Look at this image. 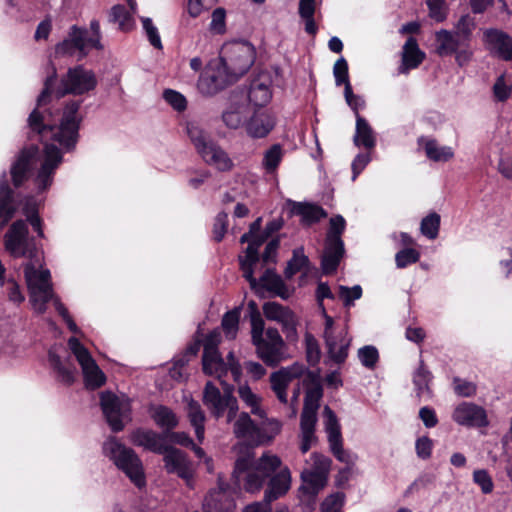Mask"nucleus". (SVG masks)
Segmentation results:
<instances>
[{
  "instance_id": "nucleus-45",
  "label": "nucleus",
  "mask_w": 512,
  "mask_h": 512,
  "mask_svg": "<svg viewBox=\"0 0 512 512\" xmlns=\"http://www.w3.org/2000/svg\"><path fill=\"white\" fill-rule=\"evenodd\" d=\"M283 158V149L280 144L272 145L265 151L262 166L267 173H274Z\"/></svg>"
},
{
  "instance_id": "nucleus-42",
  "label": "nucleus",
  "mask_w": 512,
  "mask_h": 512,
  "mask_svg": "<svg viewBox=\"0 0 512 512\" xmlns=\"http://www.w3.org/2000/svg\"><path fill=\"white\" fill-rule=\"evenodd\" d=\"M248 113L247 105H232L222 113V120L228 128L238 129L244 123Z\"/></svg>"
},
{
  "instance_id": "nucleus-52",
  "label": "nucleus",
  "mask_w": 512,
  "mask_h": 512,
  "mask_svg": "<svg viewBox=\"0 0 512 512\" xmlns=\"http://www.w3.org/2000/svg\"><path fill=\"white\" fill-rule=\"evenodd\" d=\"M475 21L469 15H463L455 25L453 33L471 42L472 31L475 29Z\"/></svg>"
},
{
  "instance_id": "nucleus-61",
  "label": "nucleus",
  "mask_w": 512,
  "mask_h": 512,
  "mask_svg": "<svg viewBox=\"0 0 512 512\" xmlns=\"http://www.w3.org/2000/svg\"><path fill=\"white\" fill-rule=\"evenodd\" d=\"M429 8V15L437 22H442L446 19V9L444 0H426Z\"/></svg>"
},
{
  "instance_id": "nucleus-7",
  "label": "nucleus",
  "mask_w": 512,
  "mask_h": 512,
  "mask_svg": "<svg viewBox=\"0 0 512 512\" xmlns=\"http://www.w3.org/2000/svg\"><path fill=\"white\" fill-rule=\"evenodd\" d=\"M311 386L307 388L304 398V407L300 417L301 444L300 450L306 453L316 443L315 426L317 423V411L323 395L322 386L317 374L309 373Z\"/></svg>"
},
{
  "instance_id": "nucleus-63",
  "label": "nucleus",
  "mask_w": 512,
  "mask_h": 512,
  "mask_svg": "<svg viewBox=\"0 0 512 512\" xmlns=\"http://www.w3.org/2000/svg\"><path fill=\"white\" fill-rule=\"evenodd\" d=\"M494 96L499 101H505L511 94V85L508 84L503 75L499 76L493 86Z\"/></svg>"
},
{
  "instance_id": "nucleus-3",
  "label": "nucleus",
  "mask_w": 512,
  "mask_h": 512,
  "mask_svg": "<svg viewBox=\"0 0 512 512\" xmlns=\"http://www.w3.org/2000/svg\"><path fill=\"white\" fill-rule=\"evenodd\" d=\"M281 466L280 457L269 451L264 452L258 459L252 454H246L236 459L232 479L235 485L246 492L257 493Z\"/></svg>"
},
{
  "instance_id": "nucleus-50",
  "label": "nucleus",
  "mask_w": 512,
  "mask_h": 512,
  "mask_svg": "<svg viewBox=\"0 0 512 512\" xmlns=\"http://www.w3.org/2000/svg\"><path fill=\"white\" fill-rule=\"evenodd\" d=\"M308 263V257L304 255L302 249L294 250L292 259L288 262L285 269L286 278H292L297 272L304 268Z\"/></svg>"
},
{
  "instance_id": "nucleus-43",
  "label": "nucleus",
  "mask_w": 512,
  "mask_h": 512,
  "mask_svg": "<svg viewBox=\"0 0 512 512\" xmlns=\"http://www.w3.org/2000/svg\"><path fill=\"white\" fill-rule=\"evenodd\" d=\"M424 149L426 156L435 162H446L454 156V152L451 147L440 146L434 139L426 140Z\"/></svg>"
},
{
  "instance_id": "nucleus-26",
  "label": "nucleus",
  "mask_w": 512,
  "mask_h": 512,
  "mask_svg": "<svg viewBox=\"0 0 512 512\" xmlns=\"http://www.w3.org/2000/svg\"><path fill=\"white\" fill-rule=\"evenodd\" d=\"M37 153L38 148L36 146L24 149L13 164L11 168V176L13 184L16 187L20 186L26 180L27 174L32 168Z\"/></svg>"
},
{
  "instance_id": "nucleus-2",
  "label": "nucleus",
  "mask_w": 512,
  "mask_h": 512,
  "mask_svg": "<svg viewBox=\"0 0 512 512\" xmlns=\"http://www.w3.org/2000/svg\"><path fill=\"white\" fill-rule=\"evenodd\" d=\"M220 60L215 71L200 76L197 86L201 93L213 95L237 81L253 65L255 49L247 42L229 43L223 47Z\"/></svg>"
},
{
  "instance_id": "nucleus-34",
  "label": "nucleus",
  "mask_w": 512,
  "mask_h": 512,
  "mask_svg": "<svg viewBox=\"0 0 512 512\" xmlns=\"http://www.w3.org/2000/svg\"><path fill=\"white\" fill-rule=\"evenodd\" d=\"M237 393L244 405L250 409L251 414L264 418L265 410L262 408V397L255 393L247 383L239 384Z\"/></svg>"
},
{
  "instance_id": "nucleus-30",
  "label": "nucleus",
  "mask_w": 512,
  "mask_h": 512,
  "mask_svg": "<svg viewBox=\"0 0 512 512\" xmlns=\"http://www.w3.org/2000/svg\"><path fill=\"white\" fill-rule=\"evenodd\" d=\"M248 98L253 105L258 107L266 105L271 100L272 93L266 75H261L251 82Z\"/></svg>"
},
{
  "instance_id": "nucleus-60",
  "label": "nucleus",
  "mask_w": 512,
  "mask_h": 512,
  "mask_svg": "<svg viewBox=\"0 0 512 512\" xmlns=\"http://www.w3.org/2000/svg\"><path fill=\"white\" fill-rule=\"evenodd\" d=\"M310 458L312 460V468L310 470L317 471L328 476L331 467V460L327 456L318 453H312Z\"/></svg>"
},
{
  "instance_id": "nucleus-19",
  "label": "nucleus",
  "mask_w": 512,
  "mask_h": 512,
  "mask_svg": "<svg viewBox=\"0 0 512 512\" xmlns=\"http://www.w3.org/2000/svg\"><path fill=\"white\" fill-rule=\"evenodd\" d=\"M483 41L490 53L504 61H512V37L498 29H486Z\"/></svg>"
},
{
  "instance_id": "nucleus-35",
  "label": "nucleus",
  "mask_w": 512,
  "mask_h": 512,
  "mask_svg": "<svg viewBox=\"0 0 512 512\" xmlns=\"http://www.w3.org/2000/svg\"><path fill=\"white\" fill-rule=\"evenodd\" d=\"M48 358L51 367L56 373L57 379L66 385L72 384L75 378V367L69 363L63 362L55 348L49 350Z\"/></svg>"
},
{
  "instance_id": "nucleus-32",
  "label": "nucleus",
  "mask_w": 512,
  "mask_h": 512,
  "mask_svg": "<svg viewBox=\"0 0 512 512\" xmlns=\"http://www.w3.org/2000/svg\"><path fill=\"white\" fill-rule=\"evenodd\" d=\"M16 206L13 200V191L9 188L3 174L0 182V228H3L14 216Z\"/></svg>"
},
{
  "instance_id": "nucleus-33",
  "label": "nucleus",
  "mask_w": 512,
  "mask_h": 512,
  "mask_svg": "<svg viewBox=\"0 0 512 512\" xmlns=\"http://www.w3.org/2000/svg\"><path fill=\"white\" fill-rule=\"evenodd\" d=\"M257 284L258 287L253 289L257 293H259L262 289H265L282 298H287L288 296L287 288L282 278L273 269H267L260 277V279L257 280Z\"/></svg>"
},
{
  "instance_id": "nucleus-47",
  "label": "nucleus",
  "mask_w": 512,
  "mask_h": 512,
  "mask_svg": "<svg viewBox=\"0 0 512 512\" xmlns=\"http://www.w3.org/2000/svg\"><path fill=\"white\" fill-rule=\"evenodd\" d=\"M440 228V216L433 212L424 217L420 224L421 233L428 239L434 240L437 238Z\"/></svg>"
},
{
  "instance_id": "nucleus-53",
  "label": "nucleus",
  "mask_w": 512,
  "mask_h": 512,
  "mask_svg": "<svg viewBox=\"0 0 512 512\" xmlns=\"http://www.w3.org/2000/svg\"><path fill=\"white\" fill-rule=\"evenodd\" d=\"M333 75L336 86L344 85L345 88L347 84L351 85L349 81L348 63L343 57L339 58L335 62L333 66Z\"/></svg>"
},
{
  "instance_id": "nucleus-1",
  "label": "nucleus",
  "mask_w": 512,
  "mask_h": 512,
  "mask_svg": "<svg viewBox=\"0 0 512 512\" xmlns=\"http://www.w3.org/2000/svg\"><path fill=\"white\" fill-rule=\"evenodd\" d=\"M55 80L56 72L54 71L45 81L44 89L37 99V108L28 117L30 129L36 132L41 141L45 143L44 161L36 178L38 188L41 190H45L51 185L52 176L62 162L60 150L54 144L48 142H57L68 150L73 148L77 142L81 119L78 116L80 103L77 101L67 103L58 127L52 125L48 119L50 113H42L39 108L47 104L52 93L59 99L67 94L83 95L94 90L97 86L95 73L92 70L85 69L82 65L69 68L62 77L60 86L52 91Z\"/></svg>"
},
{
  "instance_id": "nucleus-6",
  "label": "nucleus",
  "mask_w": 512,
  "mask_h": 512,
  "mask_svg": "<svg viewBox=\"0 0 512 512\" xmlns=\"http://www.w3.org/2000/svg\"><path fill=\"white\" fill-rule=\"evenodd\" d=\"M44 260L40 263H25L24 277L29 292V300L37 314H44L47 302H54L55 296L51 282V274L43 268Z\"/></svg>"
},
{
  "instance_id": "nucleus-38",
  "label": "nucleus",
  "mask_w": 512,
  "mask_h": 512,
  "mask_svg": "<svg viewBox=\"0 0 512 512\" xmlns=\"http://www.w3.org/2000/svg\"><path fill=\"white\" fill-rule=\"evenodd\" d=\"M202 364L206 374L216 376L220 382L223 381L221 378L227 373L228 365L219 352L203 353Z\"/></svg>"
},
{
  "instance_id": "nucleus-62",
  "label": "nucleus",
  "mask_w": 512,
  "mask_h": 512,
  "mask_svg": "<svg viewBox=\"0 0 512 512\" xmlns=\"http://www.w3.org/2000/svg\"><path fill=\"white\" fill-rule=\"evenodd\" d=\"M143 28L148 36L149 42L152 46L157 49L162 48L161 39L158 33L157 28L153 25L152 20L150 18H142Z\"/></svg>"
},
{
  "instance_id": "nucleus-8",
  "label": "nucleus",
  "mask_w": 512,
  "mask_h": 512,
  "mask_svg": "<svg viewBox=\"0 0 512 512\" xmlns=\"http://www.w3.org/2000/svg\"><path fill=\"white\" fill-rule=\"evenodd\" d=\"M187 134L205 163L222 172L232 170L234 164L228 153L198 124L188 123Z\"/></svg>"
},
{
  "instance_id": "nucleus-46",
  "label": "nucleus",
  "mask_w": 512,
  "mask_h": 512,
  "mask_svg": "<svg viewBox=\"0 0 512 512\" xmlns=\"http://www.w3.org/2000/svg\"><path fill=\"white\" fill-rule=\"evenodd\" d=\"M131 13L124 6L115 5L110 12V21L118 24L119 29L129 31L134 26Z\"/></svg>"
},
{
  "instance_id": "nucleus-29",
  "label": "nucleus",
  "mask_w": 512,
  "mask_h": 512,
  "mask_svg": "<svg viewBox=\"0 0 512 512\" xmlns=\"http://www.w3.org/2000/svg\"><path fill=\"white\" fill-rule=\"evenodd\" d=\"M275 126V118L267 112L255 113L246 124V131L252 138L266 137Z\"/></svg>"
},
{
  "instance_id": "nucleus-55",
  "label": "nucleus",
  "mask_w": 512,
  "mask_h": 512,
  "mask_svg": "<svg viewBox=\"0 0 512 512\" xmlns=\"http://www.w3.org/2000/svg\"><path fill=\"white\" fill-rule=\"evenodd\" d=\"M420 253L413 248H406L400 250L395 255V262L398 268H405L410 264L416 263L419 261Z\"/></svg>"
},
{
  "instance_id": "nucleus-12",
  "label": "nucleus",
  "mask_w": 512,
  "mask_h": 512,
  "mask_svg": "<svg viewBox=\"0 0 512 512\" xmlns=\"http://www.w3.org/2000/svg\"><path fill=\"white\" fill-rule=\"evenodd\" d=\"M103 414L113 431L118 432L124 428L125 422L130 420V400L122 395L112 392H102L100 395Z\"/></svg>"
},
{
  "instance_id": "nucleus-9",
  "label": "nucleus",
  "mask_w": 512,
  "mask_h": 512,
  "mask_svg": "<svg viewBox=\"0 0 512 512\" xmlns=\"http://www.w3.org/2000/svg\"><path fill=\"white\" fill-rule=\"evenodd\" d=\"M103 452L137 487L145 485L142 462L131 448L110 438L103 444Z\"/></svg>"
},
{
  "instance_id": "nucleus-10",
  "label": "nucleus",
  "mask_w": 512,
  "mask_h": 512,
  "mask_svg": "<svg viewBox=\"0 0 512 512\" xmlns=\"http://www.w3.org/2000/svg\"><path fill=\"white\" fill-rule=\"evenodd\" d=\"M346 226L345 219L341 215L330 219V227L325 240V248L322 255L321 267L324 274L334 273L344 255V243L341 234Z\"/></svg>"
},
{
  "instance_id": "nucleus-51",
  "label": "nucleus",
  "mask_w": 512,
  "mask_h": 512,
  "mask_svg": "<svg viewBox=\"0 0 512 512\" xmlns=\"http://www.w3.org/2000/svg\"><path fill=\"white\" fill-rule=\"evenodd\" d=\"M358 358L364 367L373 369L379 360V353L374 346L367 345L358 350Z\"/></svg>"
},
{
  "instance_id": "nucleus-58",
  "label": "nucleus",
  "mask_w": 512,
  "mask_h": 512,
  "mask_svg": "<svg viewBox=\"0 0 512 512\" xmlns=\"http://www.w3.org/2000/svg\"><path fill=\"white\" fill-rule=\"evenodd\" d=\"M344 502V494L337 492L325 499L321 505L322 512H341Z\"/></svg>"
},
{
  "instance_id": "nucleus-27",
  "label": "nucleus",
  "mask_w": 512,
  "mask_h": 512,
  "mask_svg": "<svg viewBox=\"0 0 512 512\" xmlns=\"http://www.w3.org/2000/svg\"><path fill=\"white\" fill-rule=\"evenodd\" d=\"M131 440L135 445L158 454H163L169 447L162 435L151 430H136L133 432Z\"/></svg>"
},
{
  "instance_id": "nucleus-57",
  "label": "nucleus",
  "mask_w": 512,
  "mask_h": 512,
  "mask_svg": "<svg viewBox=\"0 0 512 512\" xmlns=\"http://www.w3.org/2000/svg\"><path fill=\"white\" fill-rule=\"evenodd\" d=\"M226 30V11L217 8L211 16L210 31L216 34H223Z\"/></svg>"
},
{
  "instance_id": "nucleus-48",
  "label": "nucleus",
  "mask_w": 512,
  "mask_h": 512,
  "mask_svg": "<svg viewBox=\"0 0 512 512\" xmlns=\"http://www.w3.org/2000/svg\"><path fill=\"white\" fill-rule=\"evenodd\" d=\"M239 318V309H233L224 314L221 325L227 338L234 339L236 337L238 331Z\"/></svg>"
},
{
  "instance_id": "nucleus-20",
  "label": "nucleus",
  "mask_w": 512,
  "mask_h": 512,
  "mask_svg": "<svg viewBox=\"0 0 512 512\" xmlns=\"http://www.w3.org/2000/svg\"><path fill=\"white\" fill-rule=\"evenodd\" d=\"M72 47L78 49L82 56L86 55V49L90 47L101 48L98 39L88 37V31L73 26L69 33V38L61 42L56 47V52L61 54H72Z\"/></svg>"
},
{
  "instance_id": "nucleus-14",
  "label": "nucleus",
  "mask_w": 512,
  "mask_h": 512,
  "mask_svg": "<svg viewBox=\"0 0 512 512\" xmlns=\"http://www.w3.org/2000/svg\"><path fill=\"white\" fill-rule=\"evenodd\" d=\"M309 373L315 374L314 372L306 371L305 367L299 363L281 368L270 375L271 389L276 394L278 400L286 404L288 402L286 390L290 382L304 376L303 386L307 389L311 386V382L308 378Z\"/></svg>"
},
{
  "instance_id": "nucleus-56",
  "label": "nucleus",
  "mask_w": 512,
  "mask_h": 512,
  "mask_svg": "<svg viewBox=\"0 0 512 512\" xmlns=\"http://www.w3.org/2000/svg\"><path fill=\"white\" fill-rule=\"evenodd\" d=\"M339 296L343 300L345 307L354 305V301L360 299L362 296V288L360 285H355L351 288L347 286L339 287Z\"/></svg>"
},
{
  "instance_id": "nucleus-5",
  "label": "nucleus",
  "mask_w": 512,
  "mask_h": 512,
  "mask_svg": "<svg viewBox=\"0 0 512 512\" xmlns=\"http://www.w3.org/2000/svg\"><path fill=\"white\" fill-rule=\"evenodd\" d=\"M4 249L13 258L25 259L26 263H40L44 253L35 238L29 235L26 221L13 222L4 235Z\"/></svg>"
},
{
  "instance_id": "nucleus-18",
  "label": "nucleus",
  "mask_w": 512,
  "mask_h": 512,
  "mask_svg": "<svg viewBox=\"0 0 512 512\" xmlns=\"http://www.w3.org/2000/svg\"><path fill=\"white\" fill-rule=\"evenodd\" d=\"M452 419L459 425L484 427L488 425L485 409L475 403L462 402L453 411Z\"/></svg>"
},
{
  "instance_id": "nucleus-31",
  "label": "nucleus",
  "mask_w": 512,
  "mask_h": 512,
  "mask_svg": "<svg viewBox=\"0 0 512 512\" xmlns=\"http://www.w3.org/2000/svg\"><path fill=\"white\" fill-rule=\"evenodd\" d=\"M325 343L330 359L336 364L344 363L348 356L351 339L340 334L338 336H327Z\"/></svg>"
},
{
  "instance_id": "nucleus-11",
  "label": "nucleus",
  "mask_w": 512,
  "mask_h": 512,
  "mask_svg": "<svg viewBox=\"0 0 512 512\" xmlns=\"http://www.w3.org/2000/svg\"><path fill=\"white\" fill-rule=\"evenodd\" d=\"M437 43L436 53L441 56L454 55L455 62L463 67L467 65L473 57V50L470 42L453 33L450 30L441 29L435 33Z\"/></svg>"
},
{
  "instance_id": "nucleus-23",
  "label": "nucleus",
  "mask_w": 512,
  "mask_h": 512,
  "mask_svg": "<svg viewBox=\"0 0 512 512\" xmlns=\"http://www.w3.org/2000/svg\"><path fill=\"white\" fill-rule=\"evenodd\" d=\"M228 484L218 477V487L205 496L203 507L208 512H224L232 508V499L227 494Z\"/></svg>"
},
{
  "instance_id": "nucleus-16",
  "label": "nucleus",
  "mask_w": 512,
  "mask_h": 512,
  "mask_svg": "<svg viewBox=\"0 0 512 512\" xmlns=\"http://www.w3.org/2000/svg\"><path fill=\"white\" fill-rule=\"evenodd\" d=\"M323 415L325 418V430L327 433L331 452L340 462L353 464L356 457L343 449L340 425L335 413L329 406H325Z\"/></svg>"
},
{
  "instance_id": "nucleus-17",
  "label": "nucleus",
  "mask_w": 512,
  "mask_h": 512,
  "mask_svg": "<svg viewBox=\"0 0 512 512\" xmlns=\"http://www.w3.org/2000/svg\"><path fill=\"white\" fill-rule=\"evenodd\" d=\"M164 467L168 473L176 474L183 479L186 485L193 487L195 468L187 455L181 450L168 447L163 453Z\"/></svg>"
},
{
  "instance_id": "nucleus-40",
  "label": "nucleus",
  "mask_w": 512,
  "mask_h": 512,
  "mask_svg": "<svg viewBox=\"0 0 512 512\" xmlns=\"http://www.w3.org/2000/svg\"><path fill=\"white\" fill-rule=\"evenodd\" d=\"M327 478L328 476L325 474L306 469L301 473V479L303 481L301 489L314 496L325 487Z\"/></svg>"
},
{
  "instance_id": "nucleus-41",
  "label": "nucleus",
  "mask_w": 512,
  "mask_h": 512,
  "mask_svg": "<svg viewBox=\"0 0 512 512\" xmlns=\"http://www.w3.org/2000/svg\"><path fill=\"white\" fill-rule=\"evenodd\" d=\"M293 212L301 216V221L307 225L327 217L326 211L321 206L309 203H297L293 207Z\"/></svg>"
},
{
  "instance_id": "nucleus-24",
  "label": "nucleus",
  "mask_w": 512,
  "mask_h": 512,
  "mask_svg": "<svg viewBox=\"0 0 512 512\" xmlns=\"http://www.w3.org/2000/svg\"><path fill=\"white\" fill-rule=\"evenodd\" d=\"M263 313L267 319L282 324L287 333H296L297 319L289 308L277 302H267L263 305Z\"/></svg>"
},
{
  "instance_id": "nucleus-28",
  "label": "nucleus",
  "mask_w": 512,
  "mask_h": 512,
  "mask_svg": "<svg viewBox=\"0 0 512 512\" xmlns=\"http://www.w3.org/2000/svg\"><path fill=\"white\" fill-rule=\"evenodd\" d=\"M425 59V53L420 50L417 40L409 37L402 48V63L399 73L407 74L411 69L417 68Z\"/></svg>"
},
{
  "instance_id": "nucleus-44",
  "label": "nucleus",
  "mask_w": 512,
  "mask_h": 512,
  "mask_svg": "<svg viewBox=\"0 0 512 512\" xmlns=\"http://www.w3.org/2000/svg\"><path fill=\"white\" fill-rule=\"evenodd\" d=\"M151 416L158 426L167 430L173 429L178 424L175 413L166 406L159 405L152 408Z\"/></svg>"
},
{
  "instance_id": "nucleus-21",
  "label": "nucleus",
  "mask_w": 512,
  "mask_h": 512,
  "mask_svg": "<svg viewBox=\"0 0 512 512\" xmlns=\"http://www.w3.org/2000/svg\"><path fill=\"white\" fill-rule=\"evenodd\" d=\"M233 434L252 445L264 444V437L260 427L255 424L247 412H241L233 424Z\"/></svg>"
},
{
  "instance_id": "nucleus-37",
  "label": "nucleus",
  "mask_w": 512,
  "mask_h": 512,
  "mask_svg": "<svg viewBox=\"0 0 512 512\" xmlns=\"http://www.w3.org/2000/svg\"><path fill=\"white\" fill-rule=\"evenodd\" d=\"M354 144L358 147L363 146L366 149L374 148L376 139L369 123L357 114L356 130L353 138Z\"/></svg>"
},
{
  "instance_id": "nucleus-22",
  "label": "nucleus",
  "mask_w": 512,
  "mask_h": 512,
  "mask_svg": "<svg viewBox=\"0 0 512 512\" xmlns=\"http://www.w3.org/2000/svg\"><path fill=\"white\" fill-rule=\"evenodd\" d=\"M264 493V501L271 503L285 495L291 487V473L288 467H280L273 473Z\"/></svg>"
},
{
  "instance_id": "nucleus-25",
  "label": "nucleus",
  "mask_w": 512,
  "mask_h": 512,
  "mask_svg": "<svg viewBox=\"0 0 512 512\" xmlns=\"http://www.w3.org/2000/svg\"><path fill=\"white\" fill-rule=\"evenodd\" d=\"M263 239L255 238L248 244L244 257H239L240 267L243 271V277L249 282L251 289L258 287L257 279L254 277V265L259 261L258 249L262 245Z\"/></svg>"
},
{
  "instance_id": "nucleus-59",
  "label": "nucleus",
  "mask_w": 512,
  "mask_h": 512,
  "mask_svg": "<svg viewBox=\"0 0 512 512\" xmlns=\"http://www.w3.org/2000/svg\"><path fill=\"white\" fill-rule=\"evenodd\" d=\"M163 97L165 101L169 103L177 111H183L186 108L187 102L185 97L175 90H165L163 93Z\"/></svg>"
},
{
  "instance_id": "nucleus-13",
  "label": "nucleus",
  "mask_w": 512,
  "mask_h": 512,
  "mask_svg": "<svg viewBox=\"0 0 512 512\" xmlns=\"http://www.w3.org/2000/svg\"><path fill=\"white\" fill-rule=\"evenodd\" d=\"M68 346L81 366L86 386L90 389L101 387L105 383L106 377L88 349L75 337L69 338Z\"/></svg>"
},
{
  "instance_id": "nucleus-15",
  "label": "nucleus",
  "mask_w": 512,
  "mask_h": 512,
  "mask_svg": "<svg viewBox=\"0 0 512 512\" xmlns=\"http://www.w3.org/2000/svg\"><path fill=\"white\" fill-rule=\"evenodd\" d=\"M223 385V393L211 381L205 384L203 390V403L210 411L211 415L219 419L224 416L226 407L235 400L233 395V387L226 384L225 381L220 382Z\"/></svg>"
},
{
  "instance_id": "nucleus-64",
  "label": "nucleus",
  "mask_w": 512,
  "mask_h": 512,
  "mask_svg": "<svg viewBox=\"0 0 512 512\" xmlns=\"http://www.w3.org/2000/svg\"><path fill=\"white\" fill-rule=\"evenodd\" d=\"M7 297L9 301L19 305L25 300L24 294L20 290V286L13 279L7 280L5 283Z\"/></svg>"
},
{
  "instance_id": "nucleus-36",
  "label": "nucleus",
  "mask_w": 512,
  "mask_h": 512,
  "mask_svg": "<svg viewBox=\"0 0 512 512\" xmlns=\"http://www.w3.org/2000/svg\"><path fill=\"white\" fill-rule=\"evenodd\" d=\"M186 412L191 426L195 429L197 440L202 443L205 435V412L201 408V405L193 399L187 402Z\"/></svg>"
},
{
  "instance_id": "nucleus-39",
  "label": "nucleus",
  "mask_w": 512,
  "mask_h": 512,
  "mask_svg": "<svg viewBox=\"0 0 512 512\" xmlns=\"http://www.w3.org/2000/svg\"><path fill=\"white\" fill-rule=\"evenodd\" d=\"M432 379V373L426 368L423 360H420L419 367L413 374V384L418 398H430L432 396V391L430 389Z\"/></svg>"
},
{
  "instance_id": "nucleus-49",
  "label": "nucleus",
  "mask_w": 512,
  "mask_h": 512,
  "mask_svg": "<svg viewBox=\"0 0 512 512\" xmlns=\"http://www.w3.org/2000/svg\"><path fill=\"white\" fill-rule=\"evenodd\" d=\"M263 422L259 426L264 437V444L269 443L272 439L280 433L282 423L276 418H268L265 416Z\"/></svg>"
},
{
  "instance_id": "nucleus-54",
  "label": "nucleus",
  "mask_w": 512,
  "mask_h": 512,
  "mask_svg": "<svg viewBox=\"0 0 512 512\" xmlns=\"http://www.w3.org/2000/svg\"><path fill=\"white\" fill-rule=\"evenodd\" d=\"M473 482L480 487L483 494H490L494 489L492 477L485 469H477L473 472Z\"/></svg>"
},
{
  "instance_id": "nucleus-4",
  "label": "nucleus",
  "mask_w": 512,
  "mask_h": 512,
  "mask_svg": "<svg viewBox=\"0 0 512 512\" xmlns=\"http://www.w3.org/2000/svg\"><path fill=\"white\" fill-rule=\"evenodd\" d=\"M251 341L255 346L256 355L267 366L276 367L287 358L286 344L276 328L265 329V323L259 311L250 315Z\"/></svg>"
}]
</instances>
